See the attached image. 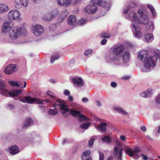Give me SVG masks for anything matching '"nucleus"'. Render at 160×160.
<instances>
[{"instance_id": "obj_1", "label": "nucleus", "mask_w": 160, "mask_h": 160, "mask_svg": "<svg viewBox=\"0 0 160 160\" xmlns=\"http://www.w3.org/2000/svg\"><path fill=\"white\" fill-rule=\"evenodd\" d=\"M138 14L140 16V18H138L137 16V13L134 11L129 12L128 14L125 15L127 18L132 22L130 25V28L133 32V35L136 38L138 39L141 38L143 34L140 32L141 28L138 26V24H145L148 21L149 18L148 16V12L147 9L145 8H142L138 10Z\"/></svg>"}, {"instance_id": "obj_2", "label": "nucleus", "mask_w": 160, "mask_h": 160, "mask_svg": "<svg viewBox=\"0 0 160 160\" xmlns=\"http://www.w3.org/2000/svg\"><path fill=\"white\" fill-rule=\"evenodd\" d=\"M148 54L145 51H141L138 53V58L144 62L143 66L141 67L140 70L143 72L149 71L151 68L154 67L157 63L158 58L160 60V52L158 50L155 51L154 54L147 57Z\"/></svg>"}, {"instance_id": "obj_3", "label": "nucleus", "mask_w": 160, "mask_h": 160, "mask_svg": "<svg viewBox=\"0 0 160 160\" xmlns=\"http://www.w3.org/2000/svg\"><path fill=\"white\" fill-rule=\"evenodd\" d=\"M130 52L126 51L120 56H113L112 53H110L107 56L106 60L108 62L114 65L122 66L124 63H127L130 60Z\"/></svg>"}, {"instance_id": "obj_4", "label": "nucleus", "mask_w": 160, "mask_h": 160, "mask_svg": "<svg viewBox=\"0 0 160 160\" xmlns=\"http://www.w3.org/2000/svg\"><path fill=\"white\" fill-rule=\"evenodd\" d=\"M124 151L126 154L130 157H133L135 159L137 160L142 156L144 160H148V158L147 156L144 155V154H142L141 155L139 154V153L140 151V149L138 147H135L132 149L130 147L126 146L124 148Z\"/></svg>"}, {"instance_id": "obj_5", "label": "nucleus", "mask_w": 160, "mask_h": 160, "mask_svg": "<svg viewBox=\"0 0 160 160\" xmlns=\"http://www.w3.org/2000/svg\"><path fill=\"white\" fill-rule=\"evenodd\" d=\"M22 92L21 89H14L8 92L6 89L5 84L3 81L0 80V93L5 97H15L20 94Z\"/></svg>"}, {"instance_id": "obj_6", "label": "nucleus", "mask_w": 160, "mask_h": 160, "mask_svg": "<svg viewBox=\"0 0 160 160\" xmlns=\"http://www.w3.org/2000/svg\"><path fill=\"white\" fill-rule=\"evenodd\" d=\"M19 101L24 103L33 104L34 102L38 104H43V101L42 99L33 98L30 96H24L23 98H19Z\"/></svg>"}, {"instance_id": "obj_7", "label": "nucleus", "mask_w": 160, "mask_h": 160, "mask_svg": "<svg viewBox=\"0 0 160 160\" xmlns=\"http://www.w3.org/2000/svg\"><path fill=\"white\" fill-rule=\"evenodd\" d=\"M91 3L94 4L97 6L99 5L104 7L107 11L110 9L112 5L111 2L110 0L107 2H102V0H92Z\"/></svg>"}, {"instance_id": "obj_8", "label": "nucleus", "mask_w": 160, "mask_h": 160, "mask_svg": "<svg viewBox=\"0 0 160 160\" xmlns=\"http://www.w3.org/2000/svg\"><path fill=\"white\" fill-rule=\"evenodd\" d=\"M20 29L18 27L11 28L9 32V36L12 41L16 40L20 35Z\"/></svg>"}, {"instance_id": "obj_9", "label": "nucleus", "mask_w": 160, "mask_h": 160, "mask_svg": "<svg viewBox=\"0 0 160 160\" xmlns=\"http://www.w3.org/2000/svg\"><path fill=\"white\" fill-rule=\"evenodd\" d=\"M70 113L74 117L78 116L79 121L82 122L83 121H90L89 119L83 114H81L79 111L71 109Z\"/></svg>"}, {"instance_id": "obj_10", "label": "nucleus", "mask_w": 160, "mask_h": 160, "mask_svg": "<svg viewBox=\"0 0 160 160\" xmlns=\"http://www.w3.org/2000/svg\"><path fill=\"white\" fill-rule=\"evenodd\" d=\"M80 0H57L58 4L61 6H68L70 4L75 5L80 1Z\"/></svg>"}, {"instance_id": "obj_11", "label": "nucleus", "mask_w": 160, "mask_h": 160, "mask_svg": "<svg viewBox=\"0 0 160 160\" xmlns=\"http://www.w3.org/2000/svg\"><path fill=\"white\" fill-rule=\"evenodd\" d=\"M124 47L122 45H117L112 48V51L113 54L115 55V56H120L121 54L124 51Z\"/></svg>"}, {"instance_id": "obj_12", "label": "nucleus", "mask_w": 160, "mask_h": 160, "mask_svg": "<svg viewBox=\"0 0 160 160\" xmlns=\"http://www.w3.org/2000/svg\"><path fill=\"white\" fill-rule=\"evenodd\" d=\"M32 32L36 36H39L44 32L43 27L39 24H36L32 27Z\"/></svg>"}, {"instance_id": "obj_13", "label": "nucleus", "mask_w": 160, "mask_h": 160, "mask_svg": "<svg viewBox=\"0 0 160 160\" xmlns=\"http://www.w3.org/2000/svg\"><path fill=\"white\" fill-rule=\"evenodd\" d=\"M97 10V6L90 2V4L84 8V11L88 13L94 14Z\"/></svg>"}, {"instance_id": "obj_14", "label": "nucleus", "mask_w": 160, "mask_h": 160, "mask_svg": "<svg viewBox=\"0 0 160 160\" xmlns=\"http://www.w3.org/2000/svg\"><path fill=\"white\" fill-rule=\"evenodd\" d=\"M18 66L15 64H10L6 67L4 70L5 73L10 74L16 71L18 69Z\"/></svg>"}, {"instance_id": "obj_15", "label": "nucleus", "mask_w": 160, "mask_h": 160, "mask_svg": "<svg viewBox=\"0 0 160 160\" xmlns=\"http://www.w3.org/2000/svg\"><path fill=\"white\" fill-rule=\"evenodd\" d=\"M20 12L17 10H11L8 13V17L10 20H17L19 18Z\"/></svg>"}, {"instance_id": "obj_16", "label": "nucleus", "mask_w": 160, "mask_h": 160, "mask_svg": "<svg viewBox=\"0 0 160 160\" xmlns=\"http://www.w3.org/2000/svg\"><path fill=\"white\" fill-rule=\"evenodd\" d=\"M12 22H4L2 27V31L3 33L8 32L9 31L11 28H12Z\"/></svg>"}, {"instance_id": "obj_17", "label": "nucleus", "mask_w": 160, "mask_h": 160, "mask_svg": "<svg viewBox=\"0 0 160 160\" xmlns=\"http://www.w3.org/2000/svg\"><path fill=\"white\" fill-rule=\"evenodd\" d=\"M16 4L15 7L19 8L22 6L26 7L28 4V0H15Z\"/></svg>"}, {"instance_id": "obj_18", "label": "nucleus", "mask_w": 160, "mask_h": 160, "mask_svg": "<svg viewBox=\"0 0 160 160\" xmlns=\"http://www.w3.org/2000/svg\"><path fill=\"white\" fill-rule=\"evenodd\" d=\"M123 149L116 146L114 148V154L118 160H121Z\"/></svg>"}, {"instance_id": "obj_19", "label": "nucleus", "mask_w": 160, "mask_h": 160, "mask_svg": "<svg viewBox=\"0 0 160 160\" xmlns=\"http://www.w3.org/2000/svg\"><path fill=\"white\" fill-rule=\"evenodd\" d=\"M72 82L74 83L75 87H82L84 84L82 79L80 78L75 77L72 79Z\"/></svg>"}, {"instance_id": "obj_20", "label": "nucleus", "mask_w": 160, "mask_h": 160, "mask_svg": "<svg viewBox=\"0 0 160 160\" xmlns=\"http://www.w3.org/2000/svg\"><path fill=\"white\" fill-rule=\"evenodd\" d=\"M76 23V17L74 15H70L68 19V23L71 26H74Z\"/></svg>"}, {"instance_id": "obj_21", "label": "nucleus", "mask_w": 160, "mask_h": 160, "mask_svg": "<svg viewBox=\"0 0 160 160\" xmlns=\"http://www.w3.org/2000/svg\"><path fill=\"white\" fill-rule=\"evenodd\" d=\"M107 123L103 122L101 124L100 126H98L95 127L98 131L99 130L103 132H105L106 131V126Z\"/></svg>"}, {"instance_id": "obj_22", "label": "nucleus", "mask_w": 160, "mask_h": 160, "mask_svg": "<svg viewBox=\"0 0 160 160\" xmlns=\"http://www.w3.org/2000/svg\"><path fill=\"white\" fill-rule=\"evenodd\" d=\"M9 148L10 150V153L13 155L18 153L19 151L18 148L16 145L12 146Z\"/></svg>"}, {"instance_id": "obj_23", "label": "nucleus", "mask_w": 160, "mask_h": 160, "mask_svg": "<svg viewBox=\"0 0 160 160\" xmlns=\"http://www.w3.org/2000/svg\"><path fill=\"white\" fill-rule=\"evenodd\" d=\"M148 23L146 29L148 32H152L154 30V26L152 22H148ZM148 22L146 23V24ZM145 25V24H144Z\"/></svg>"}, {"instance_id": "obj_24", "label": "nucleus", "mask_w": 160, "mask_h": 160, "mask_svg": "<svg viewBox=\"0 0 160 160\" xmlns=\"http://www.w3.org/2000/svg\"><path fill=\"white\" fill-rule=\"evenodd\" d=\"M8 10V8L6 5L3 3H0V13H2L7 12Z\"/></svg>"}, {"instance_id": "obj_25", "label": "nucleus", "mask_w": 160, "mask_h": 160, "mask_svg": "<svg viewBox=\"0 0 160 160\" xmlns=\"http://www.w3.org/2000/svg\"><path fill=\"white\" fill-rule=\"evenodd\" d=\"M32 120L30 118H27L25 121L23 125V128H27L32 124Z\"/></svg>"}, {"instance_id": "obj_26", "label": "nucleus", "mask_w": 160, "mask_h": 160, "mask_svg": "<svg viewBox=\"0 0 160 160\" xmlns=\"http://www.w3.org/2000/svg\"><path fill=\"white\" fill-rule=\"evenodd\" d=\"M153 36L151 33L147 34L145 37V41L147 42H151L153 40Z\"/></svg>"}, {"instance_id": "obj_27", "label": "nucleus", "mask_w": 160, "mask_h": 160, "mask_svg": "<svg viewBox=\"0 0 160 160\" xmlns=\"http://www.w3.org/2000/svg\"><path fill=\"white\" fill-rule=\"evenodd\" d=\"M113 110L117 111L119 113L124 115L126 113L121 108L118 106H115L113 108Z\"/></svg>"}, {"instance_id": "obj_28", "label": "nucleus", "mask_w": 160, "mask_h": 160, "mask_svg": "<svg viewBox=\"0 0 160 160\" xmlns=\"http://www.w3.org/2000/svg\"><path fill=\"white\" fill-rule=\"evenodd\" d=\"M60 106V109L63 111L62 113L63 114H65L67 112L69 111V109L67 107L64 105L60 104L59 105Z\"/></svg>"}, {"instance_id": "obj_29", "label": "nucleus", "mask_w": 160, "mask_h": 160, "mask_svg": "<svg viewBox=\"0 0 160 160\" xmlns=\"http://www.w3.org/2000/svg\"><path fill=\"white\" fill-rule=\"evenodd\" d=\"M48 113L50 115L54 116L57 114L58 111L56 108H55L54 109H50L48 111Z\"/></svg>"}, {"instance_id": "obj_30", "label": "nucleus", "mask_w": 160, "mask_h": 160, "mask_svg": "<svg viewBox=\"0 0 160 160\" xmlns=\"http://www.w3.org/2000/svg\"><path fill=\"white\" fill-rule=\"evenodd\" d=\"M102 142L107 143H109L111 142V138L108 136H106L102 138Z\"/></svg>"}, {"instance_id": "obj_31", "label": "nucleus", "mask_w": 160, "mask_h": 160, "mask_svg": "<svg viewBox=\"0 0 160 160\" xmlns=\"http://www.w3.org/2000/svg\"><path fill=\"white\" fill-rule=\"evenodd\" d=\"M147 7L151 11L152 16H155L156 14V12L154 7L150 4H148L147 5Z\"/></svg>"}, {"instance_id": "obj_32", "label": "nucleus", "mask_w": 160, "mask_h": 160, "mask_svg": "<svg viewBox=\"0 0 160 160\" xmlns=\"http://www.w3.org/2000/svg\"><path fill=\"white\" fill-rule=\"evenodd\" d=\"M91 124V123L90 122L84 123L81 125L80 127L82 129H87Z\"/></svg>"}, {"instance_id": "obj_33", "label": "nucleus", "mask_w": 160, "mask_h": 160, "mask_svg": "<svg viewBox=\"0 0 160 160\" xmlns=\"http://www.w3.org/2000/svg\"><path fill=\"white\" fill-rule=\"evenodd\" d=\"M146 93V97L147 98L150 97L152 94V89L151 88H148L147 90L145 91Z\"/></svg>"}, {"instance_id": "obj_34", "label": "nucleus", "mask_w": 160, "mask_h": 160, "mask_svg": "<svg viewBox=\"0 0 160 160\" xmlns=\"http://www.w3.org/2000/svg\"><path fill=\"white\" fill-rule=\"evenodd\" d=\"M59 58V57L58 54L52 55L51 58V62L52 63H53L55 60H57Z\"/></svg>"}, {"instance_id": "obj_35", "label": "nucleus", "mask_w": 160, "mask_h": 160, "mask_svg": "<svg viewBox=\"0 0 160 160\" xmlns=\"http://www.w3.org/2000/svg\"><path fill=\"white\" fill-rule=\"evenodd\" d=\"M91 153V152L89 150H87L84 151L83 152V154L82 156V158H85L89 156Z\"/></svg>"}, {"instance_id": "obj_36", "label": "nucleus", "mask_w": 160, "mask_h": 160, "mask_svg": "<svg viewBox=\"0 0 160 160\" xmlns=\"http://www.w3.org/2000/svg\"><path fill=\"white\" fill-rule=\"evenodd\" d=\"M68 14V12L67 10H65L62 11L61 13V18H64Z\"/></svg>"}, {"instance_id": "obj_37", "label": "nucleus", "mask_w": 160, "mask_h": 160, "mask_svg": "<svg viewBox=\"0 0 160 160\" xmlns=\"http://www.w3.org/2000/svg\"><path fill=\"white\" fill-rule=\"evenodd\" d=\"M9 84L12 86H16L19 87L20 86L19 84L17 82L10 81L9 82Z\"/></svg>"}, {"instance_id": "obj_38", "label": "nucleus", "mask_w": 160, "mask_h": 160, "mask_svg": "<svg viewBox=\"0 0 160 160\" xmlns=\"http://www.w3.org/2000/svg\"><path fill=\"white\" fill-rule=\"evenodd\" d=\"M87 20L86 19H81L78 22V24L82 26H84L87 22Z\"/></svg>"}, {"instance_id": "obj_39", "label": "nucleus", "mask_w": 160, "mask_h": 160, "mask_svg": "<svg viewBox=\"0 0 160 160\" xmlns=\"http://www.w3.org/2000/svg\"><path fill=\"white\" fill-rule=\"evenodd\" d=\"M55 16L53 15H51L50 14H48L47 15V17L46 18H43V19L45 21L49 20L50 19L53 18Z\"/></svg>"}, {"instance_id": "obj_40", "label": "nucleus", "mask_w": 160, "mask_h": 160, "mask_svg": "<svg viewBox=\"0 0 160 160\" xmlns=\"http://www.w3.org/2000/svg\"><path fill=\"white\" fill-rule=\"evenodd\" d=\"M154 132L155 135L157 136H158V135L160 134V125L157 127V128L155 129Z\"/></svg>"}, {"instance_id": "obj_41", "label": "nucleus", "mask_w": 160, "mask_h": 160, "mask_svg": "<svg viewBox=\"0 0 160 160\" xmlns=\"http://www.w3.org/2000/svg\"><path fill=\"white\" fill-rule=\"evenodd\" d=\"M101 36L102 37L106 38H109L110 37V34L108 33L103 32L101 34Z\"/></svg>"}, {"instance_id": "obj_42", "label": "nucleus", "mask_w": 160, "mask_h": 160, "mask_svg": "<svg viewBox=\"0 0 160 160\" xmlns=\"http://www.w3.org/2000/svg\"><path fill=\"white\" fill-rule=\"evenodd\" d=\"M92 52V50L91 49H89L86 50L84 53V55L86 56H88L89 55L91 54Z\"/></svg>"}, {"instance_id": "obj_43", "label": "nucleus", "mask_w": 160, "mask_h": 160, "mask_svg": "<svg viewBox=\"0 0 160 160\" xmlns=\"http://www.w3.org/2000/svg\"><path fill=\"white\" fill-rule=\"evenodd\" d=\"M19 28L20 29V35H25L27 33V31L25 29L23 28Z\"/></svg>"}, {"instance_id": "obj_44", "label": "nucleus", "mask_w": 160, "mask_h": 160, "mask_svg": "<svg viewBox=\"0 0 160 160\" xmlns=\"http://www.w3.org/2000/svg\"><path fill=\"white\" fill-rule=\"evenodd\" d=\"M49 28L51 31H53L56 29V26L55 24H52L49 26Z\"/></svg>"}, {"instance_id": "obj_45", "label": "nucleus", "mask_w": 160, "mask_h": 160, "mask_svg": "<svg viewBox=\"0 0 160 160\" xmlns=\"http://www.w3.org/2000/svg\"><path fill=\"white\" fill-rule=\"evenodd\" d=\"M130 6H128L127 8H124L123 9V14H125V15L127 14V13L128 12V11H129V12H130Z\"/></svg>"}, {"instance_id": "obj_46", "label": "nucleus", "mask_w": 160, "mask_h": 160, "mask_svg": "<svg viewBox=\"0 0 160 160\" xmlns=\"http://www.w3.org/2000/svg\"><path fill=\"white\" fill-rule=\"evenodd\" d=\"M99 160H103L104 158V154L102 152H99Z\"/></svg>"}, {"instance_id": "obj_47", "label": "nucleus", "mask_w": 160, "mask_h": 160, "mask_svg": "<svg viewBox=\"0 0 160 160\" xmlns=\"http://www.w3.org/2000/svg\"><path fill=\"white\" fill-rule=\"evenodd\" d=\"M94 140V138H92L89 141L88 144L89 146H92V145Z\"/></svg>"}, {"instance_id": "obj_48", "label": "nucleus", "mask_w": 160, "mask_h": 160, "mask_svg": "<svg viewBox=\"0 0 160 160\" xmlns=\"http://www.w3.org/2000/svg\"><path fill=\"white\" fill-rule=\"evenodd\" d=\"M155 102L158 104H160V95H158L156 98Z\"/></svg>"}, {"instance_id": "obj_49", "label": "nucleus", "mask_w": 160, "mask_h": 160, "mask_svg": "<svg viewBox=\"0 0 160 160\" xmlns=\"http://www.w3.org/2000/svg\"><path fill=\"white\" fill-rule=\"evenodd\" d=\"M139 95L140 96L143 98H147V97H146V93L145 91L143 92L140 93Z\"/></svg>"}, {"instance_id": "obj_50", "label": "nucleus", "mask_w": 160, "mask_h": 160, "mask_svg": "<svg viewBox=\"0 0 160 160\" xmlns=\"http://www.w3.org/2000/svg\"><path fill=\"white\" fill-rule=\"evenodd\" d=\"M7 106L8 107L11 109H14L15 108L14 105L12 104L8 103L7 104Z\"/></svg>"}, {"instance_id": "obj_51", "label": "nucleus", "mask_w": 160, "mask_h": 160, "mask_svg": "<svg viewBox=\"0 0 160 160\" xmlns=\"http://www.w3.org/2000/svg\"><path fill=\"white\" fill-rule=\"evenodd\" d=\"M64 94L65 96H69L70 95V92L68 90H65L64 91Z\"/></svg>"}, {"instance_id": "obj_52", "label": "nucleus", "mask_w": 160, "mask_h": 160, "mask_svg": "<svg viewBox=\"0 0 160 160\" xmlns=\"http://www.w3.org/2000/svg\"><path fill=\"white\" fill-rule=\"evenodd\" d=\"M47 94L49 95L50 96H51L52 97L54 98H55V96H54L53 94L52 93V92L50 91H48L47 92Z\"/></svg>"}, {"instance_id": "obj_53", "label": "nucleus", "mask_w": 160, "mask_h": 160, "mask_svg": "<svg viewBox=\"0 0 160 160\" xmlns=\"http://www.w3.org/2000/svg\"><path fill=\"white\" fill-rule=\"evenodd\" d=\"M111 85L112 87L115 88L116 87L117 84L116 82H112L111 83Z\"/></svg>"}, {"instance_id": "obj_54", "label": "nucleus", "mask_w": 160, "mask_h": 160, "mask_svg": "<svg viewBox=\"0 0 160 160\" xmlns=\"http://www.w3.org/2000/svg\"><path fill=\"white\" fill-rule=\"evenodd\" d=\"M82 101L84 103H87L88 102L89 100L87 98H83L82 99Z\"/></svg>"}, {"instance_id": "obj_55", "label": "nucleus", "mask_w": 160, "mask_h": 160, "mask_svg": "<svg viewBox=\"0 0 160 160\" xmlns=\"http://www.w3.org/2000/svg\"><path fill=\"white\" fill-rule=\"evenodd\" d=\"M22 82L24 83V86L23 87H22V83H21L20 84H19L20 85V86L19 87H20L21 88H25L26 87V84H27L26 82Z\"/></svg>"}, {"instance_id": "obj_56", "label": "nucleus", "mask_w": 160, "mask_h": 160, "mask_svg": "<svg viewBox=\"0 0 160 160\" xmlns=\"http://www.w3.org/2000/svg\"><path fill=\"white\" fill-rule=\"evenodd\" d=\"M107 42V40L106 39H103L101 42L102 45H104Z\"/></svg>"}, {"instance_id": "obj_57", "label": "nucleus", "mask_w": 160, "mask_h": 160, "mask_svg": "<svg viewBox=\"0 0 160 160\" xmlns=\"http://www.w3.org/2000/svg\"><path fill=\"white\" fill-rule=\"evenodd\" d=\"M140 128L141 130L143 132H145L146 130V128L144 126H141Z\"/></svg>"}, {"instance_id": "obj_58", "label": "nucleus", "mask_w": 160, "mask_h": 160, "mask_svg": "<svg viewBox=\"0 0 160 160\" xmlns=\"http://www.w3.org/2000/svg\"><path fill=\"white\" fill-rule=\"evenodd\" d=\"M56 101L57 102L60 103H64V101L63 100H62L59 99H56Z\"/></svg>"}, {"instance_id": "obj_59", "label": "nucleus", "mask_w": 160, "mask_h": 160, "mask_svg": "<svg viewBox=\"0 0 160 160\" xmlns=\"http://www.w3.org/2000/svg\"><path fill=\"white\" fill-rule=\"evenodd\" d=\"M96 102L97 104V106L99 107H101L102 105L101 103L100 102V101H97Z\"/></svg>"}, {"instance_id": "obj_60", "label": "nucleus", "mask_w": 160, "mask_h": 160, "mask_svg": "<svg viewBox=\"0 0 160 160\" xmlns=\"http://www.w3.org/2000/svg\"><path fill=\"white\" fill-rule=\"evenodd\" d=\"M120 138L123 141H124L125 140V137L124 136H121Z\"/></svg>"}, {"instance_id": "obj_61", "label": "nucleus", "mask_w": 160, "mask_h": 160, "mask_svg": "<svg viewBox=\"0 0 160 160\" xmlns=\"http://www.w3.org/2000/svg\"><path fill=\"white\" fill-rule=\"evenodd\" d=\"M130 78V77L129 76H124L122 77V79L124 80H127Z\"/></svg>"}, {"instance_id": "obj_62", "label": "nucleus", "mask_w": 160, "mask_h": 160, "mask_svg": "<svg viewBox=\"0 0 160 160\" xmlns=\"http://www.w3.org/2000/svg\"><path fill=\"white\" fill-rule=\"evenodd\" d=\"M68 99L70 101V102H72L73 101V98L72 96H69L68 97Z\"/></svg>"}, {"instance_id": "obj_63", "label": "nucleus", "mask_w": 160, "mask_h": 160, "mask_svg": "<svg viewBox=\"0 0 160 160\" xmlns=\"http://www.w3.org/2000/svg\"><path fill=\"white\" fill-rule=\"evenodd\" d=\"M82 160H92V158H87L86 159H85V158H82Z\"/></svg>"}, {"instance_id": "obj_64", "label": "nucleus", "mask_w": 160, "mask_h": 160, "mask_svg": "<svg viewBox=\"0 0 160 160\" xmlns=\"http://www.w3.org/2000/svg\"><path fill=\"white\" fill-rule=\"evenodd\" d=\"M49 81L52 83H55L56 82L54 81L53 79H50L49 80Z\"/></svg>"}]
</instances>
